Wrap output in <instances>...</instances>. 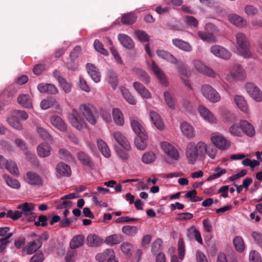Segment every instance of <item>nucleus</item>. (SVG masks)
<instances>
[{
	"mask_svg": "<svg viewBox=\"0 0 262 262\" xmlns=\"http://www.w3.org/2000/svg\"><path fill=\"white\" fill-rule=\"evenodd\" d=\"M132 72L144 83L147 84L149 82L150 77L145 71L139 68H135L132 69Z\"/></svg>",
	"mask_w": 262,
	"mask_h": 262,
	"instance_id": "nucleus-37",
	"label": "nucleus"
},
{
	"mask_svg": "<svg viewBox=\"0 0 262 262\" xmlns=\"http://www.w3.org/2000/svg\"><path fill=\"white\" fill-rule=\"evenodd\" d=\"M161 146L166 155L165 159L167 163H171L174 160L179 159V154L172 145L167 142H163L161 143Z\"/></svg>",
	"mask_w": 262,
	"mask_h": 262,
	"instance_id": "nucleus-3",
	"label": "nucleus"
},
{
	"mask_svg": "<svg viewBox=\"0 0 262 262\" xmlns=\"http://www.w3.org/2000/svg\"><path fill=\"white\" fill-rule=\"evenodd\" d=\"M240 126L242 128V133H244L248 137H252L255 134V129L253 125L248 121L245 120H240Z\"/></svg>",
	"mask_w": 262,
	"mask_h": 262,
	"instance_id": "nucleus-19",
	"label": "nucleus"
},
{
	"mask_svg": "<svg viewBox=\"0 0 262 262\" xmlns=\"http://www.w3.org/2000/svg\"><path fill=\"white\" fill-rule=\"evenodd\" d=\"M164 97L168 107L171 109H174L175 105L171 95L169 92H166L164 93Z\"/></svg>",
	"mask_w": 262,
	"mask_h": 262,
	"instance_id": "nucleus-59",
	"label": "nucleus"
},
{
	"mask_svg": "<svg viewBox=\"0 0 262 262\" xmlns=\"http://www.w3.org/2000/svg\"><path fill=\"white\" fill-rule=\"evenodd\" d=\"M84 242V237L81 234L74 236L70 242V248L74 249L82 246Z\"/></svg>",
	"mask_w": 262,
	"mask_h": 262,
	"instance_id": "nucleus-38",
	"label": "nucleus"
},
{
	"mask_svg": "<svg viewBox=\"0 0 262 262\" xmlns=\"http://www.w3.org/2000/svg\"><path fill=\"white\" fill-rule=\"evenodd\" d=\"M107 80L113 89H116L118 85V77L116 73L112 71L108 70L107 73Z\"/></svg>",
	"mask_w": 262,
	"mask_h": 262,
	"instance_id": "nucleus-48",
	"label": "nucleus"
},
{
	"mask_svg": "<svg viewBox=\"0 0 262 262\" xmlns=\"http://www.w3.org/2000/svg\"><path fill=\"white\" fill-rule=\"evenodd\" d=\"M180 128L183 134L188 138H192L194 137L193 127L187 122H183L180 125Z\"/></svg>",
	"mask_w": 262,
	"mask_h": 262,
	"instance_id": "nucleus-29",
	"label": "nucleus"
},
{
	"mask_svg": "<svg viewBox=\"0 0 262 262\" xmlns=\"http://www.w3.org/2000/svg\"><path fill=\"white\" fill-rule=\"evenodd\" d=\"M97 145L102 155L105 158H110L111 154L106 143L101 139L97 140Z\"/></svg>",
	"mask_w": 262,
	"mask_h": 262,
	"instance_id": "nucleus-41",
	"label": "nucleus"
},
{
	"mask_svg": "<svg viewBox=\"0 0 262 262\" xmlns=\"http://www.w3.org/2000/svg\"><path fill=\"white\" fill-rule=\"evenodd\" d=\"M87 71L92 80L96 83L99 82L101 79V74L98 69L92 63L86 64Z\"/></svg>",
	"mask_w": 262,
	"mask_h": 262,
	"instance_id": "nucleus-18",
	"label": "nucleus"
},
{
	"mask_svg": "<svg viewBox=\"0 0 262 262\" xmlns=\"http://www.w3.org/2000/svg\"><path fill=\"white\" fill-rule=\"evenodd\" d=\"M35 205L34 204L26 202L23 204L19 205L17 208L21 209L22 215L24 214L26 216L31 215L33 213Z\"/></svg>",
	"mask_w": 262,
	"mask_h": 262,
	"instance_id": "nucleus-34",
	"label": "nucleus"
},
{
	"mask_svg": "<svg viewBox=\"0 0 262 262\" xmlns=\"http://www.w3.org/2000/svg\"><path fill=\"white\" fill-rule=\"evenodd\" d=\"M112 136H113L116 142L121 146L125 150L127 151H129L131 149V146L129 142L126 138V137L123 136L120 132H115L112 133Z\"/></svg>",
	"mask_w": 262,
	"mask_h": 262,
	"instance_id": "nucleus-14",
	"label": "nucleus"
},
{
	"mask_svg": "<svg viewBox=\"0 0 262 262\" xmlns=\"http://www.w3.org/2000/svg\"><path fill=\"white\" fill-rule=\"evenodd\" d=\"M137 19L136 16L133 13H128L123 15L121 18V23L124 25H132Z\"/></svg>",
	"mask_w": 262,
	"mask_h": 262,
	"instance_id": "nucleus-49",
	"label": "nucleus"
},
{
	"mask_svg": "<svg viewBox=\"0 0 262 262\" xmlns=\"http://www.w3.org/2000/svg\"><path fill=\"white\" fill-rule=\"evenodd\" d=\"M211 52L215 56L227 60L231 57L230 52L225 48L219 46L213 45L210 48Z\"/></svg>",
	"mask_w": 262,
	"mask_h": 262,
	"instance_id": "nucleus-11",
	"label": "nucleus"
},
{
	"mask_svg": "<svg viewBox=\"0 0 262 262\" xmlns=\"http://www.w3.org/2000/svg\"><path fill=\"white\" fill-rule=\"evenodd\" d=\"M150 118L153 124L159 130L164 128V125L160 116L156 112L151 111L149 113Z\"/></svg>",
	"mask_w": 262,
	"mask_h": 262,
	"instance_id": "nucleus-31",
	"label": "nucleus"
},
{
	"mask_svg": "<svg viewBox=\"0 0 262 262\" xmlns=\"http://www.w3.org/2000/svg\"><path fill=\"white\" fill-rule=\"evenodd\" d=\"M50 121L53 126L60 131L66 132L67 130V125L59 116L56 115L51 116Z\"/></svg>",
	"mask_w": 262,
	"mask_h": 262,
	"instance_id": "nucleus-23",
	"label": "nucleus"
},
{
	"mask_svg": "<svg viewBox=\"0 0 262 262\" xmlns=\"http://www.w3.org/2000/svg\"><path fill=\"white\" fill-rule=\"evenodd\" d=\"M56 174L58 178L69 177L71 174L70 167L63 162L59 163L56 166Z\"/></svg>",
	"mask_w": 262,
	"mask_h": 262,
	"instance_id": "nucleus-15",
	"label": "nucleus"
},
{
	"mask_svg": "<svg viewBox=\"0 0 262 262\" xmlns=\"http://www.w3.org/2000/svg\"><path fill=\"white\" fill-rule=\"evenodd\" d=\"M115 253L113 250L107 249L103 252L98 253L96 259L100 262H110L115 258Z\"/></svg>",
	"mask_w": 262,
	"mask_h": 262,
	"instance_id": "nucleus-16",
	"label": "nucleus"
},
{
	"mask_svg": "<svg viewBox=\"0 0 262 262\" xmlns=\"http://www.w3.org/2000/svg\"><path fill=\"white\" fill-rule=\"evenodd\" d=\"M215 173L210 174L206 179V181H210L220 178L222 175L225 174L227 172L224 168H222L219 166L216 167L213 169Z\"/></svg>",
	"mask_w": 262,
	"mask_h": 262,
	"instance_id": "nucleus-47",
	"label": "nucleus"
},
{
	"mask_svg": "<svg viewBox=\"0 0 262 262\" xmlns=\"http://www.w3.org/2000/svg\"><path fill=\"white\" fill-rule=\"evenodd\" d=\"M122 232L128 236H134L138 231V228L135 226H124L122 228Z\"/></svg>",
	"mask_w": 262,
	"mask_h": 262,
	"instance_id": "nucleus-51",
	"label": "nucleus"
},
{
	"mask_svg": "<svg viewBox=\"0 0 262 262\" xmlns=\"http://www.w3.org/2000/svg\"><path fill=\"white\" fill-rule=\"evenodd\" d=\"M7 121L8 124L17 130L23 129V125L19 121L14 113L7 118Z\"/></svg>",
	"mask_w": 262,
	"mask_h": 262,
	"instance_id": "nucleus-40",
	"label": "nucleus"
},
{
	"mask_svg": "<svg viewBox=\"0 0 262 262\" xmlns=\"http://www.w3.org/2000/svg\"><path fill=\"white\" fill-rule=\"evenodd\" d=\"M94 47L95 50L103 55L107 56L108 52L103 47V44L98 39H96L94 42Z\"/></svg>",
	"mask_w": 262,
	"mask_h": 262,
	"instance_id": "nucleus-58",
	"label": "nucleus"
},
{
	"mask_svg": "<svg viewBox=\"0 0 262 262\" xmlns=\"http://www.w3.org/2000/svg\"><path fill=\"white\" fill-rule=\"evenodd\" d=\"M6 184L10 187L18 189L20 187L19 182L16 179H13L7 174L3 176Z\"/></svg>",
	"mask_w": 262,
	"mask_h": 262,
	"instance_id": "nucleus-50",
	"label": "nucleus"
},
{
	"mask_svg": "<svg viewBox=\"0 0 262 262\" xmlns=\"http://www.w3.org/2000/svg\"><path fill=\"white\" fill-rule=\"evenodd\" d=\"M236 41L239 54L246 58L250 57V43L245 34L242 32L237 33L236 34Z\"/></svg>",
	"mask_w": 262,
	"mask_h": 262,
	"instance_id": "nucleus-2",
	"label": "nucleus"
},
{
	"mask_svg": "<svg viewBox=\"0 0 262 262\" xmlns=\"http://www.w3.org/2000/svg\"><path fill=\"white\" fill-rule=\"evenodd\" d=\"M151 69L157 78L160 80L161 83L166 86L167 83L166 76L154 61L152 62Z\"/></svg>",
	"mask_w": 262,
	"mask_h": 262,
	"instance_id": "nucleus-27",
	"label": "nucleus"
},
{
	"mask_svg": "<svg viewBox=\"0 0 262 262\" xmlns=\"http://www.w3.org/2000/svg\"><path fill=\"white\" fill-rule=\"evenodd\" d=\"M162 241L160 238H158L153 242L151 248L152 254L157 255L163 253L162 252Z\"/></svg>",
	"mask_w": 262,
	"mask_h": 262,
	"instance_id": "nucleus-43",
	"label": "nucleus"
},
{
	"mask_svg": "<svg viewBox=\"0 0 262 262\" xmlns=\"http://www.w3.org/2000/svg\"><path fill=\"white\" fill-rule=\"evenodd\" d=\"M120 90L123 97L128 103L132 105H135L136 104V99L126 88L121 86L120 88Z\"/></svg>",
	"mask_w": 262,
	"mask_h": 262,
	"instance_id": "nucleus-44",
	"label": "nucleus"
},
{
	"mask_svg": "<svg viewBox=\"0 0 262 262\" xmlns=\"http://www.w3.org/2000/svg\"><path fill=\"white\" fill-rule=\"evenodd\" d=\"M233 243L237 251L242 252L245 249L244 243L242 237L239 236H236L233 239Z\"/></svg>",
	"mask_w": 262,
	"mask_h": 262,
	"instance_id": "nucleus-52",
	"label": "nucleus"
},
{
	"mask_svg": "<svg viewBox=\"0 0 262 262\" xmlns=\"http://www.w3.org/2000/svg\"><path fill=\"white\" fill-rule=\"evenodd\" d=\"M78 160L81 163L90 168H93L95 164L91 157L83 151H80L77 155Z\"/></svg>",
	"mask_w": 262,
	"mask_h": 262,
	"instance_id": "nucleus-17",
	"label": "nucleus"
},
{
	"mask_svg": "<svg viewBox=\"0 0 262 262\" xmlns=\"http://www.w3.org/2000/svg\"><path fill=\"white\" fill-rule=\"evenodd\" d=\"M193 65L194 69L200 73L209 77H216V74L214 71L212 69L207 66L201 60L198 59L193 60Z\"/></svg>",
	"mask_w": 262,
	"mask_h": 262,
	"instance_id": "nucleus-7",
	"label": "nucleus"
},
{
	"mask_svg": "<svg viewBox=\"0 0 262 262\" xmlns=\"http://www.w3.org/2000/svg\"><path fill=\"white\" fill-rule=\"evenodd\" d=\"M216 30V27L211 23H208L205 26V31H199L198 36L203 41L208 42H215L216 39L214 35V31Z\"/></svg>",
	"mask_w": 262,
	"mask_h": 262,
	"instance_id": "nucleus-6",
	"label": "nucleus"
},
{
	"mask_svg": "<svg viewBox=\"0 0 262 262\" xmlns=\"http://www.w3.org/2000/svg\"><path fill=\"white\" fill-rule=\"evenodd\" d=\"M229 132L233 136L242 137V128L240 126V123L239 124H234L231 125L229 128Z\"/></svg>",
	"mask_w": 262,
	"mask_h": 262,
	"instance_id": "nucleus-56",
	"label": "nucleus"
},
{
	"mask_svg": "<svg viewBox=\"0 0 262 262\" xmlns=\"http://www.w3.org/2000/svg\"><path fill=\"white\" fill-rule=\"evenodd\" d=\"M87 244L91 247H98L103 243V240L96 234H90L87 237Z\"/></svg>",
	"mask_w": 262,
	"mask_h": 262,
	"instance_id": "nucleus-36",
	"label": "nucleus"
},
{
	"mask_svg": "<svg viewBox=\"0 0 262 262\" xmlns=\"http://www.w3.org/2000/svg\"><path fill=\"white\" fill-rule=\"evenodd\" d=\"M172 43L176 47L186 52H190L192 50L191 46L187 42L181 39H174Z\"/></svg>",
	"mask_w": 262,
	"mask_h": 262,
	"instance_id": "nucleus-42",
	"label": "nucleus"
},
{
	"mask_svg": "<svg viewBox=\"0 0 262 262\" xmlns=\"http://www.w3.org/2000/svg\"><path fill=\"white\" fill-rule=\"evenodd\" d=\"M131 126L134 132L137 135H141V133H144V129L141 125L136 120L131 121Z\"/></svg>",
	"mask_w": 262,
	"mask_h": 262,
	"instance_id": "nucleus-57",
	"label": "nucleus"
},
{
	"mask_svg": "<svg viewBox=\"0 0 262 262\" xmlns=\"http://www.w3.org/2000/svg\"><path fill=\"white\" fill-rule=\"evenodd\" d=\"M42 245V243L41 241L36 239L28 243L24 250L26 251L27 254H31L39 249Z\"/></svg>",
	"mask_w": 262,
	"mask_h": 262,
	"instance_id": "nucleus-26",
	"label": "nucleus"
},
{
	"mask_svg": "<svg viewBox=\"0 0 262 262\" xmlns=\"http://www.w3.org/2000/svg\"><path fill=\"white\" fill-rule=\"evenodd\" d=\"M156 159V155L153 152H147L145 153L142 158L143 163L145 164H150L152 163Z\"/></svg>",
	"mask_w": 262,
	"mask_h": 262,
	"instance_id": "nucleus-55",
	"label": "nucleus"
},
{
	"mask_svg": "<svg viewBox=\"0 0 262 262\" xmlns=\"http://www.w3.org/2000/svg\"><path fill=\"white\" fill-rule=\"evenodd\" d=\"M17 102L22 106L30 108L32 106V100L28 94H21L17 97Z\"/></svg>",
	"mask_w": 262,
	"mask_h": 262,
	"instance_id": "nucleus-32",
	"label": "nucleus"
},
{
	"mask_svg": "<svg viewBox=\"0 0 262 262\" xmlns=\"http://www.w3.org/2000/svg\"><path fill=\"white\" fill-rule=\"evenodd\" d=\"M22 216V212L20 211H13L9 210L7 212V217L12 219L13 220H17Z\"/></svg>",
	"mask_w": 262,
	"mask_h": 262,
	"instance_id": "nucleus-61",
	"label": "nucleus"
},
{
	"mask_svg": "<svg viewBox=\"0 0 262 262\" xmlns=\"http://www.w3.org/2000/svg\"><path fill=\"white\" fill-rule=\"evenodd\" d=\"M54 77L58 82L61 88L66 93H69L71 91V86L70 84L66 81V79L60 76L58 71L55 70L53 73Z\"/></svg>",
	"mask_w": 262,
	"mask_h": 262,
	"instance_id": "nucleus-25",
	"label": "nucleus"
},
{
	"mask_svg": "<svg viewBox=\"0 0 262 262\" xmlns=\"http://www.w3.org/2000/svg\"><path fill=\"white\" fill-rule=\"evenodd\" d=\"M25 181L29 184L34 186H41L43 184L42 178L33 171H28L25 177Z\"/></svg>",
	"mask_w": 262,
	"mask_h": 262,
	"instance_id": "nucleus-13",
	"label": "nucleus"
},
{
	"mask_svg": "<svg viewBox=\"0 0 262 262\" xmlns=\"http://www.w3.org/2000/svg\"><path fill=\"white\" fill-rule=\"evenodd\" d=\"M135 34L136 37L141 41L147 42L149 40V36L145 31L141 30H136L135 32Z\"/></svg>",
	"mask_w": 262,
	"mask_h": 262,
	"instance_id": "nucleus-60",
	"label": "nucleus"
},
{
	"mask_svg": "<svg viewBox=\"0 0 262 262\" xmlns=\"http://www.w3.org/2000/svg\"><path fill=\"white\" fill-rule=\"evenodd\" d=\"M79 108L86 120L92 125L96 123L97 117L94 113V108L90 104H82Z\"/></svg>",
	"mask_w": 262,
	"mask_h": 262,
	"instance_id": "nucleus-9",
	"label": "nucleus"
},
{
	"mask_svg": "<svg viewBox=\"0 0 262 262\" xmlns=\"http://www.w3.org/2000/svg\"><path fill=\"white\" fill-rule=\"evenodd\" d=\"M245 77V73L243 67L239 64H235L230 72L226 75V79L230 82L242 80Z\"/></svg>",
	"mask_w": 262,
	"mask_h": 262,
	"instance_id": "nucleus-8",
	"label": "nucleus"
},
{
	"mask_svg": "<svg viewBox=\"0 0 262 262\" xmlns=\"http://www.w3.org/2000/svg\"><path fill=\"white\" fill-rule=\"evenodd\" d=\"M198 111L200 115L206 121L210 123H214L215 122L216 118L209 111V110L203 105H199L198 107Z\"/></svg>",
	"mask_w": 262,
	"mask_h": 262,
	"instance_id": "nucleus-20",
	"label": "nucleus"
},
{
	"mask_svg": "<svg viewBox=\"0 0 262 262\" xmlns=\"http://www.w3.org/2000/svg\"><path fill=\"white\" fill-rule=\"evenodd\" d=\"M116 151L117 155L119 157L120 159L124 161H127L129 159V155L127 152V150H123L120 148H116Z\"/></svg>",
	"mask_w": 262,
	"mask_h": 262,
	"instance_id": "nucleus-63",
	"label": "nucleus"
},
{
	"mask_svg": "<svg viewBox=\"0 0 262 262\" xmlns=\"http://www.w3.org/2000/svg\"><path fill=\"white\" fill-rule=\"evenodd\" d=\"M234 101L238 108L245 113H248L249 111L248 105L244 97L241 95H235Z\"/></svg>",
	"mask_w": 262,
	"mask_h": 262,
	"instance_id": "nucleus-24",
	"label": "nucleus"
},
{
	"mask_svg": "<svg viewBox=\"0 0 262 262\" xmlns=\"http://www.w3.org/2000/svg\"><path fill=\"white\" fill-rule=\"evenodd\" d=\"M37 89L41 93L50 94H56L58 92L57 88L52 84L40 83L38 85Z\"/></svg>",
	"mask_w": 262,
	"mask_h": 262,
	"instance_id": "nucleus-22",
	"label": "nucleus"
},
{
	"mask_svg": "<svg viewBox=\"0 0 262 262\" xmlns=\"http://www.w3.org/2000/svg\"><path fill=\"white\" fill-rule=\"evenodd\" d=\"M68 118L71 124L78 130H81L86 125L85 121L80 113L75 109L68 114Z\"/></svg>",
	"mask_w": 262,
	"mask_h": 262,
	"instance_id": "nucleus-4",
	"label": "nucleus"
},
{
	"mask_svg": "<svg viewBox=\"0 0 262 262\" xmlns=\"http://www.w3.org/2000/svg\"><path fill=\"white\" fill-rule=\"evenodd\" d=\"M158 56L172 63L176 64L178 62L177 59L170 53L164 50H157Z\"/></svg>",
	"mask_w": 262,
	"mask_h": 262,
	"instance_id": "nucleus-39",
	"label": "nucleus"
},
{
	"mask_svg": "<svg viewBox=\"0 0 262 262\" xmlns=\"http://www.w3.org/2000/svg\"><path fill=\"white\" fill-rule=\"evenodd\" d=\"M205 143L199 142L196 144L193 142L188 143L186 148V156L188 162L190 164H194L196 161L198 156H204L205 155Z\"/></svg>",
	"mask_w": 262,
	"mask_h": 262,
	"instance_id": "nucleus-1",
	"label": "nucleus"
},
{
	"mask_svg": "<svg viewBox=\"0 0 262 262\" xmlns=\"http://www.w3.org/2000/svg\"><path fill=\"white\" fill-rule=\"evenodd\" d=\"M201 92L202 95L211 102L215 103L221 99L219 93L209 84H203L201 88Z\"/></svg>",
	"mask_w": 262,
	"mask_h": 262,
	"instance_id": "nucleus-5",
	"label": "nucleus"
},
{
	"mask_svg": "<svg viewBox=\"0 0 262 262\" xmlns=\"http://www.w3.org/2000/svg\"><path fill=\"white\" fill-rule=\"evenodd\" d=\"M187 235L190 238H194L199 243L202 244L201 235L194 226H191L187 231Z\"/></svg>",
	"mask_w": 262,
	"mask_h": 262,
	"instance_id": "nucleus-35",
	"label": "nucleus"
},
{
	"mask_svg": "<svg viewBox=\"0 0 262 262\" xmlns=\"http://www.w3.org/2000/svg\"><path fill=\"white\" fill-rule=\"evenodd\" d=\"M148 137L145 133H141L137 135L135 139V144L136 147L140 150H144L147 145Z\"/></svg>",
	"mask_w": 262,
	"mask_h": 262,
	"instance_id": "nucleus-21",
	"label": "nucleus"
},
{
	"mask_svg": "<svg viewBox=\"0 0 262 262\" xmlns=\"http://www.w3.org/2000/svg\"><path fill=\"white\" fill-rule=\"evenodd\" d=\"M245 12L248 15H255L257 12L258 10L256 7L253 5H248L245 7Z\"/></svg>",
	"mask_w": 262,
	"mask_h": 262,
	"instance_id": "nucleus-64",
	"label": "nucleus"
},
{
	"mask_svg": "<svg viewBox=\"0 0 262 262\" xmlns=\"http://www.w3.org/2000/svg\"><path fill=\"white\" fill-rule=\"evenodd\" d=\"M51 146L46 143L43 142L38 145L37 147V152L38 155L41 158L48 157L51 153Z\"/></svg>",
	"mask_w": 262,
	"mask_h": 262,
	"instance_id": "nucleus-28",
	"label": "nucleus"
},
{
	"mask_svg": "<svg viewBox=\"0 0 262 262\" xmlns=\"http://www.w3.org/2000/svg\"><path fill=\"white\" fill-rule=\"evenodd\" d=\"M211 140L216 147L222 150L228 149L230 145V142L221 135L213 136Z\"/></svg>",
	"mask_w": 262,
	"mask_h": 262,
	"instance_id": "nucleus-12",
	"label": "nucleus"
},
{
	"mask_svg": "<svg viewBox=\"0 0 262 262\" xmlns=\"http://www.w3.org/2000/svg\"><path fill=\"white\" fill-rule=\"evenodd\" d=\"M118 39L121 44L126 48L132 49L134 47V42L132 39L128 36L120 34L118 35Z\"/></svg>",
	"mask_w": 262,
	"mask_h": 262,
	"instance_id": "nucleus-33",
	"label": "nucleus"
},
{
	"mask_svg": "<svg viewBox=\"0 0 262 262\" xmlns=\"http://www.w3.org/2000/svg\"><path fill=\"white\" fill-rule=\"evenodd\" d=\"M250 262H262V259L258 252L256 251H251L249 254Z\"/></svg>",
	"mask_w": 262,
	"mask_h": 262,
	"instance_id": "nucleus-62",
	"label": "nucleus"
},
{
	"mask_svg": "<svg viewBox=\"0 0 262 262\" xmlns=\"http://www.w3.org/2000/svg\"><path fill=\"white\" fill-rule=\"evenodd\" d=\"M4 168H6L12 174L17 175L19 173L16 163L12 161H8Z\"/></svg>",
	"mask_w": 262,
	"mask_h": 262,
	"instance_id": "nucleus-54",
	"label": "nucleus"
},
{
	"mask_svg": "<svg viewBox=\"0 0 262 262\" xmlns=\"http://www.w3.org/2000/svg\"><path fill=\"white\" fill-rule=\"evenodd\" d=\"M112 114L115 123L119 126L123 125L124 124V118L121 111L118 108H114Z\"/></svg>",
	"mask_w": 262,
	"mask_h": 262,
	"instance_id": "nucleus-45",
	"label": "nucleus"
},
{
	"mask_svg": "<svg viewBox=\"0 0 262 262\" xmlns=\"http://www.w3.org/2000/svg\"><path fill=\"white\" fill-rule=\"evenodd\" d=\"M122 240V237L119 234H113L106 236L104 242L110 245L114 246L121 242Z\"/></svg>",
	"mask_w": 262,
	"mask_h": 262,
	"instance_id": "nucleus-46",
	"label": "nucleus"
},
{
	"mask_svg": "<svg viewBox=\"0 0 262 262\" xmlns=\"http://www.w3.org/2000/svg\"><path fill=\"white\" fill-rule=\"evenodd\" d=\"M230 22L239 27H244L247 25L246 19L237 14H230L228 16Z\"/></svg>",
	"mask_w": 262,
	"mask_h": 262,
	"instance_id": "nucleus-30",
	"label": "nucleus"
},
{
	"mask_svg": "<svg viewBox=\"0 0 262 262\" xmlns=\"http://www.w3.org/2000/svg\"><path fill=\"white\" fill-rule=\"evenodd\" d=\"M246 89L248 94L255 101H262V92L253 83H248L246 85Z\"/></svg>",
	"mask_w": 262,
	"mask_h": 262,
	"instance_id": "nucleus-10",
	"label": "nucleus"
},
{
	"mask_svg": "<svg viewBox=\"0 0 262 262\" xmlns=\"http://www.w3.org/2000/svg\"><path fill=\"white\" fill-rule=\"evenodd\" d=\"M122 252L126 255H131L134 251L133 245L127 242L123 243L120 246Z\"/></svg>",
	"mask_w": 262,
	"mask_h": 262,
	"instance_id": "nucleus-53",
	"label": "nucleus"
}]
</instances>
